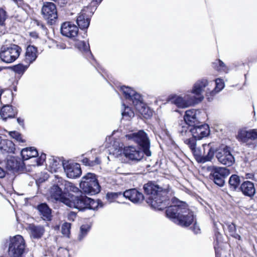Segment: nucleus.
I'll return each mask as SVG.
<instances>
[{"instance_id": "1", "label": "nucleus", "mask_w": 257, "mask_h": 257, "mask_svg": "<svg viewBox=\"0 0 257 257\" xmlns=\"http://www.w3.org/2000/svg\"><path fill=\"white\" fill-rule=\"evenodd\" d=\"M144 189L145 193L150 195L147 199V202L152 208L158 210L165 208L166 201L163 199V196L166 193L165 190L152 182L145 184Z\"/></svg>"}, {"instance_id": "2", "label": "nucleus", "mask_w": 257, "mask_h": 257, "mask_svg": "<svg viewBox=\"0 0 257 257\" xmlns=\"http://www.w3.org/2000/svg\"><path fill=\"white\" fill-rule=\"evenodd\" d=\"M184 143L190 148L198 162L204 163L210 161L214 156V149L211 143L203 144V152H202L199 148H196V141L194 139H186Z\"/></svg>"}, {"instance_id": "3", "label": "nucleus", "mask_w": 257, "mask_h": 257, "mask_svg": "<svg viewBox=\"0 0 257 257\" xmlns=\"http://www.w3.org/2000/svg\"><path fill=\"white\" fill-rule=\"evenodd\" d=\"M80 187L84 193L90 195L96 194L100 191V186L96 175L91 173H87L82 178Z\"/></svg>"}, {"instance_id": "4", "label": "nucleus", "mask_w": 257, "mask_h": 257, "mask_svg": "<svg viewBox=\"0 0 257 257\" xmlns=\"http://www.w3.org/2000/svg\"><path fill=\"white\" fill-rule=\"evenodd\" d=\"M26 247L23 236L17 235L10 238L9 245V257H23Z\"/></svg>"}, {"instance_id": "5", "label": "nucleus", "mask_w": 257, "mask_h": 257, "mask_svg": "<svg viewBox=\"0 0 257 257\" xmlns=\"http://www.w3.org/2000/svg\"><path fill=\"white\" fill-rule=\"evenodd\" d=\"M194 220L193 212L188 208L187 204L178 199V221L180 225L189 226Z\"/></svg>"}, {"instance_id": "6", "label": "nucleus", "mask_w": 257, "mask_h": 257, "mask_svg": "<svg viewBox=\"0 0 257 257\" xmlns=\"http://www.w3.org/2000/svg\"><path fill=\"white\" fill-rule=\"evenodd\" d=\"M126 138L128 140L133 141L140 146H141L145 155L148 157L151 156V152L149 148L150 142L146 133L144 131H139L137 133H133L125 136Z\"/></svg>"}, {"instance_id": "7", "label": "nucleus", "mask_w": 257, "mask_h": 257, "mask_svg": "<svg viewBox=\"0 0 257 257\" xmlns=\"http://www.w3.org/2000/svg\"><path fill=\"white\" fill-rule=\"evenodd\" d=\"M21 51V48L16 45L4 46L1 49L0 58L6 63H12L19 57Z\"/></svg>"}, {"instance_id": "8", "label": "nucleus", "mask_w": 257, "mask_h": 257, "mask_svg": "<svg viewBox=\"0 0 257 257\" xmlns=\"http://www.w3.org/2000/svg\"><path fill=\"white\" fill-rule=\"evenodd\" d=\"M44 18L48 24L54 25L58 19V13L55 4L52 2H45L42 8Z\"/></svg>"}, {"instance_id": "9", "label": "nucleus", "mask_w": 257, "mask_h": 257, "mask_svg": "<svg viewBox=\"0 0 257 257\" xmlns=\"http://www.w3.org/2000/svg\"><path fill=\"white\" fill-rule=\"evenodd\" d=\"M208 81L205 79H202L196 81L193 85L191 90V94L194 100L199 103L204 99L203 92L205 90V88L208 86Z\"/></svg>"}, {"instance_id": "10", "label": "nucleus", "mask_w": 257, "mask_h": 257, "mask_svg": "<svg viewBox=\"0 0 257 257\" xmlns=\"http://www.w3.org/2000/svg\"><path fill=\"white\" fill-rule=\"evenodd\" d=\"M210 170L214 182L220 187L223 186L225 178L230 174L229 170L226 168L215 166L211 167Z\"/></svg>"}, {"instance_id": "11", "label": "nucleus", "mask_w": 257, "mask_h": 257, "mask_svg": "<svg viewBox=\"0 0 257 257\" xmlns=\"http://www.w3.org/2000/svg\"><path fill=\"white\" fill-rule=\"evenodd\" d=\"M216 157L220 163L228 167L232 165L235 161L229 148L226 146L219 149L216 153Z\"/></svg>"}, {"instance_id": "12", "label": "nucleus", "mask_w": 257, "mask_h": 257, "mask_svg": "<svg viewBox=\"0 0 257 257\" xmlns=\"http://www.w3.org/2000/svg\"><path fill=\"white\" fill-rule=\"evenodd\" d=\"M123 154L128 159L136 162L141 161L145 154L144 150L143 151L140 148L134 146L124 147Z\"/></svg>"}, {"instance_id": "13", "label": "nucleus", "mask_w": 257, "mask_h": 257, "mask_svg": "<svg viewBox=\"0 0 257 257\" xmlns=\"http://www.w3.org/2000/svg\"><path fill=\"white\" fill-rule=\"evenodd\" d=\"M61 34L67 37L72 43L73 42L76 47L81 51H87L89 50V46L84 41L81 40L82 36L81 33H61Z\"/></svg>"}, {"instance_id": "14", "label": "nucleus", "mask_w": 257, "mask_h": 257, "mask_svg": "<svg viewBox=\"0 0 257 257\" xmlns=\"http://www.w3.org/2000/svg\"><path fill=\"white\" fill-rule=\"evenodd\" d=\"M193 127L190 129L188 132L186 130L185 131L184 133L190 134V132L193 136L191 139H194L195 141L196 139L200 140L204 137L208 136L210 133L209 126L207 124H202L200 125H192Z\"/></svg>"}, {"instance_id": "15", "label": "nucleus", "mask_w": 257, "mask_h": 257, "mask_svg": "<svg viewBox=\"0 0 257 257\" xmlns=\"http://www.w3.org/2000/svg\"><path fill=\"white\" fill-rule=\"evenodd\" d=\"M58 177H56L55 184L50 189V196L52 199L59 200L66 205L65 200H68L69 198L64 196V192L62 191V187L58 185Z\"/></svg>"}, {"instance_id": "16", "label": "nucleus", "mask_w": 257, "mask_h": 257, "mask_svg": "<svg viewBox=\"0 0 257 257\" xmlns=\"http://www.w3.org/2000/svg\"><path fill=\"white\" fill-rule=\"evenodd\" d=\"M71 199L65 200L66 205L71 208H76L80 210L87 209L88 197L85 196H71Z\"/></svg>"}, {"instance_id": "17", "label": "nucleus", "mask_w": 257, "mask_h": 257, "mask_svg": "<svg viewBox=\"0 0 257 257\" xmlns=\"http://www.w3.org/2000/svg\"><path fill=\"white\" fill-rule=\"evenodd\" d=\"M123 197L128 199L132 203L140 204L143 202L144 196L142 193L136 189H131L126 190L123 193Z\"/></svg>"}, {"instance_id": "18", "label": "nucleus", "mask_w": 257, "mask_h": 257, "mask_svg": "<svg viewBox=\"0 0 257 257\" xmlns=\"http://www.w3.org/2000/svg\"><path fill=\"white\" fill-rule=\"evenodd\" d=\"M63 168L67 176L69 178H78L82 173L80 166L77 163L63 164Z\"/></svg>"}, {"instance_id": "19", "label": "nucleus", "mask_w": 257, "mask_h": 257, "mask_svg": "<svg viewBox=\"0 0 257 257\" xmlns=\"http://www.w3.org/2000/svg\"><path fill=\"white\" fill-rule=\"evenodd\" d=\"M137 97L138 100L133 104L136 110L145 118H150L153 115L152 110L142 102L141 95H137Z\"/></svg>"}, {"instance_id": "20", "label": "nucleus", "mask_w": 257, "mask_h": 257, "mask_svg": "<svg viewBox=\"0 0 257 257\" xmlns=\"http://www.w3.org/2000/svg\"><path fill=\"white\" fill-rule=\"evenodd\" d=\"M166 205L170 204V205L167 207L166 210V216L172 221L176 223L177 221V199L175 197H173L171 201L166 200Z\"/></svg>"}, {"instance_id": "21", "label": "nucleus", "mask_w": 257, "mask_h": 257, "mask_svg": "<svg viewBox=\"0 0 257 257\" xmlns=\"http://www.w3.org/2000/svg\"><path fill=\"white\" fill-rule=\"evenodd\" d=\"M90 19L86 13L85 10H82L77 18L78 27L82 31H86L90 24Z\"/></svg>"}, {"instance_id": "22", "label": "nucleus", "mask_w": 257, "mask_h": 257, "mask_svg": "<svg viewBox=\"0 0 257 257\" xmlns=\"http://www.w3.org/2000/svg\"><path fill=\"white\" fill-rule=\"evenodd\" d=\"M23 163L18 160L15 157H10L7 159L6 162V167L9 170L15 172H17L23 168Z\"/></svg>"}, {"instance_id": "23", "label": "nucleus", "mask_w": 257, "mask_h": 257, "mask_svg": "<svg viewBox=\"0 0 257 257\" xmlns=\"http://www.w3.org/2000/svg\"><path fill=\"white\" fill-rule=\"evenodd\" d=\"M197 104L190 94L178 96V107L186 108Z\"/></svg>"}, {"instance_id": "24", "label": "nucleus", "mask_w": 257, "mask_h": 257, "mask_svg": "<svg viewBox=\"0 0 257 257\" xmlns=\"http://www.w3.org/2000/svg\"><path fill=\"white\" fill-rule=\"evenodd\" d=\"M238 137L243 142H247L249 140H254L257 139V130H241L238 133Z\"/></svg>"}, {"instance_id": "25", "label": "nucleus", "mask_w": 257, "mask_h": 257, "mask_svg": "<svg viewBox=\"0 0 257 257\" xmlns=\"http://www.w3.org/2000/svg\"><path fill=\"white\" fill-rule=\"evenodd\" d=\"M58 185L61 186L62 189L64 190V192H72L77 193L80 191L78 188L74 185L73 183L64 180L61 177L58 178Z\"/></svg>"}, {"instance_id": "26", "label": "nucleus", "mask_w": 257, "mask_h": 257, "mask_svg": "<svg viewBox=\"0 0 257 257\" xmlns=\"http://www.w3.org/2000/svg\"><path fill=\"white\" fill-rule=\"evenodd\" d=\"M240 189L244 195L249 197L253 196L255 192L253 183L248 181L244 182L241 185Z\"/></svg>"}, {"instance_id": "27", "label": "nucleus", "mask_w": 257, "mask_h": 257, "mask_svg": "<svg viewBox=\"0 0 257 257\" xmlns=\"http://www.w3.org/2000/svg\"><path fill=\"white\" fill-rule=\"evenodd\" d=\"M29 229L31 237L35 239L41 238L45 232L44 227L41 225L30 224Z\"/></svg>"}, {"instance_id": "28", "label": "nucleus", "mask_w": 257, "mask_h": 257, "mask_svg": "<svg viewBox=\"0 0 257 257\" xmlns=\"http://www.w3.org/2000/svg\"><path fill=\"white\" fill-rule=\"evenodd\" d=\"M121 89L126 99L129 100L132 102L133 104H135V101H137V95H141L140 94L137 93L134 90L132 89L131 87L122 86Z\"/></svg>"}, {"instance_id": "29", "label": "nucleus", "mask_w": 257, "mask_h": 257, "mask_svg": "<svg viewBox=\"0 0 257 257\" xmlns=\"http://www.w3.org/2000/svg\"><path fill=\"white\" fill-rule=\"evenodd\" d=\"M185 122L189 125L192 126L198 123V120L196 117V111L192 109L187 110L184 116Z\"/></svg>"}, {"instance_id": "30", "label": "nucleus", "mask_w": 257, "mask_h": 257, "mask_svg": "<svg viewBox=\"0 0 257 257\" xmlns=\"http://www.w3.org/2000/svg\"><path fill=\"white\" fill-rule=\"evenodd\" d=\"M37 209L42 216V218L45 220H50L51 219V210L45 203H42L38 206Z\"/></svg>"}, {"instance_id": "31", "label": "nucleus", "mask_w": 257, "mask_h": 257, "mask_svg": "<svg viewBox=\"0 0 257 257\" xmlns=\"http://www.w3.org/2000/svg\"><path fill=\"white\" fill-rule=\"evenodd\" d=\"M37 57V49L33 46H29L26 50L25 61L29 64L33 63Z\"/></svg>"}, {"instance_id": "32", "label": "nucleus", "mask_w": 257, "mask_h": 257, "mask_svg": "<svg viewBox=\"0 0 257 257\" xmlns=\"http://www.w3.org/2000/svg\"><path fill=\"white\" fill-rule=\"evenodd\" d=\"M16 114V112L14 110L12 106L9 105L4 106L0 112L1 117L4 120H6L8 118L14 117Z\"/></svg>"}, {"instance_id": "33", "label": "nucleus", "mask_w": 257, "mask_h": 257, "mask_svg": "<svg viewBox=\"0 0 257 257\" xmlns=\"http://www.w3.org/2000/svg\"><path fill=\"white\" fill-rule=\"evenodd\" d=\"M21 155L24 160H27L30 158L37 157L38 153L37 150L34 148H27L22 150Z\"/></svg>"}, {"instance_id": "34", "label": "nucleus", "mask_w": 257, "mask_h": 257, "mask_svg": "<svg viewBox=\"0 0 257 257\" xmlns=\"http://www.w3.org/2000/svg\"><path fill=\"white\" fill-rule=\"evenodd\" d=\"M60 32H78V27L72 22L66 21L61 24Z\"/></svg>"}, {"instance_id": "35", "label": "nucleus", "mask_w": 257, "mask_h": 257, "mask_svg": "<svg viewBox=\"0 0 257 257\" xmlns=\"http://www.w3.org/2000/svg\"><path fill=\"white\" fill-rule=\"evenodd\" d=\"M215 84V88L213 90L210 91V95L212 96L220 91L224 87V84L223 80L220 78L216 79Z\"/></svg>"}, {"instance_id": "36", "label": "nucleus", "mask_w": 257, "mask_h": 257, "mask_svg": "<svg viewBox=\"0 0 257 257\" xmlns=\"http://www.w3.org/2000/svg\"><path fill=\"white\" fill-rule=\"evenodd\" d=\"M240 183L239 176L236 175H232L229 178V184L233 189H235Z\"/></svg>"}, {"instance_id": "37", "label": "nucleus", "mask_w": 257, "mask_h": 257, "mask_svg": "<svg viewBox=\"0 0 257 257\" xmlns=\"http://www.w3.org/2000/svg\"><path fill=\"white\" fill-rule=\"evenodd\" d=\"M123 196V193L121 192H108L106 195V198L108 202L111 203L116 201L119 197Z\"/></svg>"}, {"instance_id": "38", "label": "nucleus", "mask_w": 257, "mask_h": 257, "mask_svg": "<svg viewBox=\"0 0 257 257\" xmlns=\"http://www.w3.org/2000/svg\"><path fill=\"white\" fill-rule=\"evenodd\" d=\"M86 201L88 202L87 209L95 210L97 209L99 205V200H94L88 197V199H86Z\"/></svg>"}, {"instance_id": "39", "label": "nucleus", "mask_w": 257, "mask_h": 257, "mask_svg": "<svg viewBox=\"0 0 257 257\" xmlns=\"http://www.w3.org/2000/svg\"><path fill=\"white\" fill-rule=\"evenodd\" d=\"M86 201L88 202L87 209L95 210L97 209L99 205V200H94L88 197V199H86Z\"/></svg>"}, {"instance_id": "40", "label": "nucleus", "mask_w": 257, "mask_h": 257, "mask_svg": "<svg viewBox=\"0 0 257 257\" xmlns=\"http://www.w3.org/2000/svg\"><path fill=\"white\" fill-rule=\"evenodd\" d=\"M90 229V226L87 224L82 225L80 227V233L78 235V239L81 240L87 235Z\"/></svg>"}, {"instance_id": "41", "label": "nucleus", "mask_w": 257, "mask_h": 257, "mask_svg": "<svg viewBox=\"0 0 257 257\" xmlns=\"http://www.w3.org/2000/svg\"><path fill=\"white\" fill-rule=\"evenodd\" d=\"M227 227L230 235L239 240L241 239L240 236L236 233V226L234 224L232 223L228 224Z\"/></svg>"}, {"instance_id": "42", "label": "nucleus", "mask_w": 257, "mask_h": 257, "mask_svg": "<svg viewBox=\"0 0 257 257\" xmlns=\"http://www.w3.org/2000/svg\"><path fill=\"white\" fill-rule=\"evenodd\" d=\"M124 107L123 110L121 112L123 117H126L127 119L134 116V112L128 106H125L124 104H122Z\"/></svg>"}, {"instance_id": "43", "label": "nucleus", "mask_w": 257, "mask_h": 257, "mask_svg": "<svg viewBox=\"0 0 257 257\" xmlns=\"http://www.w3.org/2000/svg\"><path fill=\"white\" fill-rule=\"evenodd\" d=\"M8 18V15L6 11L2 8H0V26L2 27H5L6 21Z\"/></svg>"}, {"instance_id": "44", "label": "nucleus", "mask_w": 257, "mask_h": 257, "mask_svg": "<svg viewBox=\"0 0 257 257\" xmlns=\"http://www.w3.org/2000/svg\"><path fill=\"white\" fill-rule=\"evenodd\" d=\"M49 166L51 168L52 171H56L59 165V162L54 158H52L48 160Z\"/></svg>"}, {"instance_id": "45", "label": "nucleus", "mask_w": 257, "mask_h": 257, "mask_svg": "<svg viewBox=\"0 0 257 257\" xmlns=\"http://www.w3.org/2000/svg\"><path fill=\"white\" fill-rule=\"evenodd\" d=\"M71 228V224L69 223L65 222L63 224L61 228L62 233L66 235L67 237H69V235L70 234V230Z\"/></svg>"}, {"instance_id": "46", "label": "nucleus", "mask_w": 257, "mask_h": 257, "mask_svg": "<svg viewBox=\"0 0 257 257\" xmlns=\"http://www.w3.org/2000/svg\"><path fill=\"white\" fill-rule=\"evenodd\" d=\"M27 66H24L22 64H18L14 67V71L18 74H23L27 69Z\"/></svg>"}, {"instance_id": "47", "label": "nucleus", "mask_w": 257, "mask_h": 257, "mask_svg": "<svg viewBox=\"0 0 257 257\" xmlns=\"http://www.w3.org/2000/svg\"><path fill=\"white\" fill-rule=\"evenodd\" d=\"M9 135L11 137L16 139L17 141L19 142L23 143L24 142V141L23 140L22 138L21 135L16 131L10 132L9 133Z\"/></svg>"}, {"instance_id": "48", "label": "nucleus", "mask_w": 257, "mask_h": 257, "mask_svg": "<svg viewBox=\"0 0 257 257\" xmlns=\"http://www.w3.org/2000/svg\"><path fill=\"white\" fill-rule=\"evenodd\" d=\"M82 162L86 166H93L94 164H99L100 161L98 158H96L95 162L94 163L93 162L90 161L88 159L85 158L82 160Z\"/></svg>"}, {"instance_id": "49", "label": "nucleus", "mask_w": 257, "mask_h": 257, "mask_svg": "<svg viewBox=\"0 0 257 257\" xmlns=\"http://www.w3.org/2000/svg\"><path fill=\"white\" fill-rule=\"evenodd\" d=\"M6 144L7 146H9L10 148L8 150L6 147L4 146V145L3 147H0V151H2V150H4V151H6L7 152H11L13 150V147L14 146V144L11 141H7L6 143Z\"/></svg>"}, {"instance_id": "50", "label": "nucleus", "mask_w": 257, "mask_h": 257, "mask_svg": "<svg viewBox=\"0 0 257 257\" xmlns=\"http://www.w3.org/2000/svg\"><path fill=\"white\" fill-rule=\"evenodd\" d=\"M191 229L195 234H198L200 233V227L196 222L194 223L193 226L191 227Z\"/></svg>"}, {"instance_id": "51", "label": "nucleus", "mask_w": 257, "mask_h": 257, "mask_svg": "<svg viewBox=\"0 0 257 257\" xmlns=\"http://www.w3.org/2000/svg\"><path fill=\"white\" fill-rule=\"evenodd\" d=\"M48 178V175L47 174L45 173L43 175V178H38L36 179V181L37 182V183H42L44 181H45L46 180H47Z\"/></svg>"}, {"instance_id": "52", "label": "nucleus", "mask_w": 257, "mask_h": 257, "mask_svg": "<svg viewBox=\"0 0 257 257\" xmlns=\"http://www.w3.org/2000/svg\"><path fill=\"white\" fill-rule=\"evenodd\" d=\"M46 159V155L45 154H43L41 156L40 158L38 159L37 162V165H41L43 162L45 161Z\"/></svg>"}, {"instance_id": "53", "label": "nucleus", "mask_w": 257, "mask_h": 257, "mask_svg": "<svg viewBox=\"0 0 257 257\" xmlns=\"http://www.w3.org/2000/svg\"><path fill=\"white\" fill-rule=\"evenodd\" d=\"M14 3H15L19 7H23L25 3L23 0H12Z\"/></svg>"}, {"instance_id": "54", "label": "nucleus", "mask_w": 257, "mask_h": 257, "mask_svg": "<svg viewBox=\"0 0 257 257\" xmlns=\"http://www.w3.org/2000/svg\"><path fill=\"white\" fill-rule=\"evenodd\" d=\"M76 214L73 212H70L68 215V218L70 220L73 221L76 218Z\"/></svg>"}, {"instance_id": "55", "label": "nucleus", "mask_w": 257, "mask_h": 257, "mask_svg": "<svg viewBox=\"0 0 257 257\" xmlns=\"http://www.w3.org/2000/svg\"><path fill=\"white\" fill-rule=\"evenodd\" d=\"M36 23L37 25L38 26L40 27L43 30H44V31L47 30V28H46L45 25L44 24H43L42 22H39L38 21H36Z\"/></svg>"}, {"instance_id": "56", "label": "nucleus", "mask_w": 257, "mask_h": 257, "mask_svg": "<svg viewBox=\"0 0 257 257\" xmlns=\"http://www.w3.org/2000/svg\"><path fill=\"white\" fill-rule=\"evenodd\" d=\"M6 173L4 169L0 167V178H3L5 176Z\"/></svg>"}, {"instance_id": "57", "label": "nucleus", "mask_w": 257, "mask_h": 257, "mask_svg": "<svg viewBox=\"0 0 257 257\" xmlns=\"http://www.w3.org/2000/svg\"><path fill=\"white\" fill-rule=\"evenodd\" d=\"M57 48L60 49H64L66 48V45L64 44H56Z\"/></svg>"}, {"instance_id": "58", "label": "nucleus", "mask_w": 257, "mask_h": 257, "mask_svg": "<svg viewBox=\"0 0 257 257\" xmlns=\"http://www.w3.org/2000/svg\"><path fill=\"white\" fill-rule=\"evenodd\" d=\"M17 121L19 123V124L22 126L24 125V119L21 118H17Z\"/></svg>"}, {"instance_id": "59", "label": "nucleus", "mask_w": 257, "mask_h": 257, "mask_svg": "<svg viewBox=\"0 0 257 257\" xmlns=\"http://www.w3.org/2000/svg\"><path fill=\"white\" fill-rule=\"evenodd\" d=\"M218 62H219V66L222 68V70H225V69L223 68H225V65L224 64V63L221 61V60H218Z\"/></svg>"}, {"instance_id": "60", "label": "nucleus", "mask_w": 257, "mask_h": 257, "mask_svg": "<svg viewBox=\"0 0 257 257\" xmlns=\"http://www.w3.org/2000/svg\"><path fill=\"white\" fill-rule=\"evenodd\" d=\"M30 35L31 36V37H33L34 38H38L37 33H30Z\"/></svg>"}, {"instance_id": "61", "label": "nucleus", "mask_w": 257, "mask_h": 257, "mask_svg": "<svg viewBox=\"0 0 257 257\" xmlns=\"http://www.w3.org/2000/svg\"><path fill=\"white\" fill-rule=\"evenodd\" d=\"M170 101H171V102L174 103V104H176L177 103V99L176 98H175V99H173L172 100H170Z\"/></svg>"}, {"instance_id": "62", "label": "nucleus", "mask_w": 257, "mask_h": 257, "mask_svg": "<svg viewBox=\"0 0 257 257\" xmlns=\"http://www.w3.org/2000/svg\"><path fill=\"white\" fill-rule=\"evenodd\" d=\"M2 138L0 137V144L2 143Z\"/></svg>"}, {"instance_id": "63", "label": "nucleus", "mask_w": 257, "mask_h": 257, "mask_svg": "<svg viewBox=\"0 0 257 257\" xmlns=\"http://www.w3.org/2000/svg\"><path fill=\"white\" fill-rule=\"evenodd\" d=\"M102 0H100V2H101Z\"/></svg>"}]
</instances>
